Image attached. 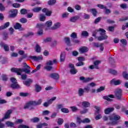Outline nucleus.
Masks as SVG:
<instances>
[{
    "instance_id": "f257e3e1",
    "label": "nucleus",
    "mask_w": 128,
    "mask_h": 128,
    "mask_svg": "<svg viewBox=\"0 0 128 128\" xmlns=\"http://www.w3.org/2000/svg\"><path fill=\"white\" fill-rule=\"evenodd\" d=\"M42 100L40 99L37 102L31 100L28 102L24 106V110H34V106H39V104H42Z\"/></svg>"
},
{
    "instance_id": "f03ea898",
    "label": "nucleus",
    "mask_w": 128,
    "mask_h": 128,
    "mask_svg": "<svg viewBox=\"0 0 128 128\" xmlns=\"http://www.w3.org/2000/svg\"><path fill=\"white\" fill-rule=\"evenodd\" d=\"M30 68H11L10 70L12 72H16L18 76H22V74L24 72L26 74H30Z\"/></svg>"
},
{
    "instance_id": "7ed1b4c3",
    "label": "nucleus",
    "mask_w": 128,
    "mask_h": 128,
    "mask_svg": "<svg viewBox=\"0 0 128 128\" xmlns=\"http://www.w3.org/2000/svg\"><path fill=\"white\" fill-rule=\"evenodd\" d=\"M110 120H112V122H109V124H112V126H116L118 124V120H120V116L118 115H112L110 117Z\"/></svg>"
},
{
    "instance_id": "20e7f679",
    "label": "nucleus",
    "mask_w": 128,
    "mask_h": 128,
    "mask_svg": "<svg viewBox=\"0 0 128 128\" xmlns=\"http://www.w3.org/2000/svg\"><path fill=\"white\" fill-rule=\"evenodd\" d=\"M98 32H100V34L101 36L98 37V40L102 41L108 40V36L106 34V30L102 28H100L98 30Z\"/></svg>"
},
{
    "instance_id": "39448f33",
    "label": "nucleus",
    "mask_w": 128,
    "mask_h": 128,
    "mask_svg": "<svg viewBox=\"0 0 128 128\" xmlns=\"http://www.w3.org/2000/svg\"><path fill=\"white\" fill-rule=\"evenodd\" d=\"M58 62L56 61V59H54L52 60H49L46 63V66L44 67L45 70H46L48 72L52 70V69L53 68L52 65L54 64H56Z\"/></svg>"
},
{
    "instance_id": "423d86ee",
    "label": "nucleus",
    "mask_w": 128,
    "mask_h": 128,
    "mask_svg": "<svg viewBox=\"0 0 128 128\" xmlns=\"http://www.w3.org/2000/svg\"><path fill=\"white\" fill-rule=\"evenodd\" d=\"M122 92V89H118L115 92V96H116V98L118 100H124Z\"/></svg>"
},
{
    "instance_id": "0eeeda50",
    "label": "nucleus",
    "mask_w": 128,
    "mask_h": 128,
    "mask_svg": "<svg viewBox=\"0 0 128 128\" xmlns=\"http://www.w3.org/2000/svg\"><path fill=\"white\" fill-rule=\"evenodd\" d=\"M12 110H8L4 114V117L2 118V120H8V118H10V114H12Z\"/></svg>"
},
{
    "instance_id": "6e6552de",
    "label": "nucleus",
    "mask_w": 128,
    "mask_h": 128,
    "mask_svg": "<svg viewBox=\"0 0 128 128\" xmlns=\"http://www.w3.org/2000/svg\"><path fill=\"white\" fill-rule=\"evenodd\" d=\"M0 46L1 48H4L5 52H8L10 50V47L8 46V45L6 44V43H4V42H0Z\"/></svg>"
},
{
    "instance_id": "1a4fd4ad",
    "label": "nucleus",
    "mask_w": 128,
    "mask_h": 128,
    "mask_svg": "<svg viewBox=\"0 0 128 128\" xmlns=\"http://www.w3.org/2000/svg\"><path fill=\"white\" fill-rule=\"evenodd\" d=\"M10 12L11 14L9 15V18H16L18 16V10L16 9L11 10Z\"/></svg>"
},
{
    "instance_id": "9d476101",
    "label": "nucleus",
    "mask_w": 128,
    "mask_h": 128,
    "mask_svg": "<svg viewBox=\"0 0 128 128\" xmlns=\"http://www.w3.org/2000/svg\"><path fill=\"white\" fill-rule=\"evenodd\" d=\"M14 28L15 30H24V28L22 26V24L18 22H16V24L14 26Z\"/></svg>"
},
{
    "instance_id": "9b49d317",
    "label": "nucleus",
    "mask_w": 128,
    "mask_h": 128,
    "mask_svg": "<svg viewBox=\"0 0 128 128\" xmlns=\"http://www.w3.org/2000/svg\"><path fill=\"white\" fill-rule=\"evenodd\" d=\"M88 52V48L86 46H82L79 49L80 54H84V52Z\"/></svg>"
},
{
    "instance_id": "f8f14e48",
    "label": "nucleus",
    "mask_w": 128,
    "mask_h": 128,
    "mask_svg": "<svg viewBox=\"0 0 128 128\" xmlns=\"http://www.w3.org/2000/svg\"><path fill=\"white\" fill-rule=\"evenodd\" d=\"M92 80V78H86L84 76H80V80H82V82H90Z\"/></svg>"
},
{
    "instance_id": "ddd939ff",
    "label": "nucleus",
    "mask_w": 128,
    "mask_h": 128,
    "mask_svg": "<svg viewBox=\"0 0 128 128\" xmlns=\"http://www.w3.org/2000/svg\"><path fill=\"white\" fill-rule=\"evenodd\" d=\"M10 88L13 90H18L20 88V86L18 84V82L11 84Z\"/></svg>"
},
{
    "instance_id": "4468645a",
    "label": "nucleus",
    "mask_w": 128,
    "mask_h": 128,
    "mask_svg": "<svg viewBox=\"0 0 128 128\" xmlns=\"http://www.w3.org/2000/svg\"><path fill=\"white\" fill-rule=\"evenodd\" d=\"M110 84H114V86H118V84H122V81L120 80H116V79H112L110 81Z\"/></svg>"
},
{
    "instance_id": "2eb2a0df",
    "label": "nucleus",
    "mask_w": 128,
    "mask_h": 128,
    "mask_svg": "<svg viewBox=\"0 0 128 128\" xmlns=\"http://www.w3.org/2000/svg\"><path fill=\"white\" fill-rule=\"evenodd\" d=\"M30 58H32V60H36V62H38V60H42V56H30Z\"/></svg>"
},
{
    "instance_id": "dca6fc26",
    "label": "nucleus",
    "mask_w": 128,
    "mask_h": 128,
    "mask_svg": "<svg viewBox=\"0 0 128 128\" xmlns=\"http://www.w3.org/2000/svg\"><path fill=\"white\" fill-rule=\"evenodd\" d=\"M66 60V52H63L61 53L60 56V62H64Z\"/></svg>"
},
{
    "instance_id": "f3484780",
    "label": "nucleus",
    "mask_w": 128,
    "mask_h": 128,
    "mask_svg": "<svg viewBox=\"0 0 128 128\" xmlns=\"http://www.w3.org/2000/svg\"><path fill=\"white\" fill-rule=\"evenodd\" d=\"M114 108H108L104 110L105 114H108L110 112H114Z\"/></svg>"
},
{
    "instance_id": "a211bd4d",
    "label": "nucleus",
    "mask_w": 128,
    "mask_h": 128,
    "mask_svg": "<svg viewBox=\"0 0 128 128\" xmlns=\"http://www.w3.org/2000/svg\"><path fill=\"white\" fill-rule=\"evenodd\" d=\"M78 20H80V16H76L70 18V21L71 22H76Z\"/></svg>"
},
{
    "instance_id": "6ab92c4d",
    "label": "nucleus",
    "mask_w": 128,
    "mask_h": 128,
    "mask_svg": "<svg viewBox=\"0 0 128 128\" xmlns=\"http://www.w3.org/2000/svg\"><path fill=\"white\" fill-rule=\"evenodd\" d=\"M82 104L84 108H90V103L86 101L82 102Z\"/></svg>"
},
{
    "instance_id": "aec40b11",
    "label": "nucleus",
    "mask_w": 128,
    "mask_h": 128,
    "mask_svg": "<svg viewBox=\"0 0 128 128\" xmlns=\"http://www.w3.org/2000/svg\"><path fill=\"white\" fill-rule=\"evenodd\" d=\"M100 62H101L100 60H97L94 62V64L96 70H100V67H98V64H100Z\"/></svg>"
},
{
    "instance_id": "412c9836",
    "label": "nucleus",
    "mask_w": 128,
    "mask_h": 128,
    "mask_svg": "<svg viewBox=\"0 0 128 128\" xmlns=\"http://www.w3.org/2000/svg\"><path fill=\"white\" fill-rule=\"evenodd\" d=\"M50 78H52L54 80H58L60 78V76L58 74L54 73L50 74Z\"/></svg>"
},
{
    "instance_id": "4be33fe9",
    "label": "nucleus",
    "mask_w": 128,
    "mask_h": 128,
    "mask_svg": "<svg viewBox=\"0 0 128 128\" xmlns=\"http://www.w3.org/2000/svg\"><path fill=\"white\" fill-rule=\"evenodd\" d=\"M42 10V7H36L33 8L32 10L33 12H40Z\"/></svg>"
},
{
    "instance_id": "5701e85b",
    "label": "nucleus",
    "mask_w": 128,
    "mask_h": 128,
    "mask_svg": "<svg viewBox=\"0 0 128 128\" xmlns=\"http://www.w3.org/2000/svg\"><path fill=\"white\" fill-rule=\"evenodd\" d=\"M60 22L56 23L52 27V30H58V28H60Z\"/></svg>"
},
{
    "instance_id": "b1692460",
    "label": "nucleus",
    "mask_w": 128,
    "mask_h": 128,
    "mask_svg": "<svg viewBox=\"0 0 128 128\" xmlns=\"http://www.w3.org/2000/svg\"><path fill=\"white\" fill-rule=\"evenodd\" d=\"M10 26V22H6L4 24V26H0V30H4V28H8Z\"/></svg>"
},
{
    "instance_id": "393cba45",
    "label": "nucleus",
    "mask_w": 128,
    "mask_h": 128,
    "mask_svg": "<svg viewBox=\"0 0 128 128\" xmlns=\"http://www.w3.org/2000/svg\"><path fill=\"white\" fill-rule=\"evenodd\" d=\"M30 82H32V79H28V80H25L23 82V84H24L25 86H30Z\"/></svg>"
},
{
    "instance_id": "a878e982",
    "label": "nucleus",
    "mask_w": 128,
    "mask_h": 128,
    "mask_svg": "<svg viewBox=\"0 0 128 128\" xmlns=\"http://www.w3.org/2000/svg\"><path fill=\"white\" fill-rule=\"evenodd\" d=\"M44 24H43L38 23L36 25V28H38V30H44Z\"/></svg>"
},
{
    "instance_id": "bb28decb",
    "label": "nucleus",
    "mask_w": 128,
    "mask_h": 128,
    "mask_svg": "<svg viewBox=\"0 0 128 128\" xmlns=\"http://www.w3.org/2000/svg\"><path fill=\"white\" fill-rule=\"evenodd\" d=\"M81 36H82L83 38H88V31H82L81 32Z\"/></svg>"
},
{
    "instance_id": "cd10ccee",
    "label": "nucleus",
    "mask_w": 128,
    "mask_h": 128,
    "mask_svg": "<svg viewBox=\"0 0 128 128\" xmlns=\"http://www.w3.org/2000/svg\"><path fill=\"white\" fill-rule=\"evenodd\" d=\"M94 108L96 110V111L94 112V115L96 116V114H100V110L102 109L100 108V107L98 106H94Z\"/></svg>"
},
{
    "instance_id": "c85d7f7f",
    "label": "nucleus",
    "mask_w": 128,
    "mask_h": 128,
    "mask_svg": "<svg viewBox=\"0 0 128 128\" xmlns=\"http://www.w3.org/2000/svg\"><path fill=\"white\" fill-rule=\"evenodd\" d=\"M84 90L82 88H80L78 90V94L79 96H84Z\"/></svg>"
},
{
    "instance_id": "c756f323",
    "label": "nucleus",
    "mask_w": 128,
    "mask_h": 128,
    "mask_svg": "<svg viewBox=\"0 0 128 128\" xmlns=\"http://www.w3.org/2000/svg\"><path fill=\"white\" fill-rule=\"evenodd\" d=\"M64 40L67 46H70V39L68 37L64 38Z\"/></svg>"
},
{
    "instance_id": "7c9ffc66",
    "label": "nucleus",
    "mask_w": 128,
    "mask_h": 128,
    "mask_svg": "<svg viewBox=\"0 0 128 128\" xmlns=\"http://www.w3.org/2000/svg\"><path fill=\"white\" fill-rule=\"evenodd\" d=\"M35 90L36 92H40L42 90V87L40 85L36 84L35 85Z\"/></svg>"
},
{
    "instance_id": "2f4dec72",
    "label": "nucleus",
    "mask_w": 128,
    "mask_h": 128,
    "mask_svg": "<svg viewBox=\"0 0 128 128\" xmlns=\"http://www.w3.org/2000/svg\"><path fill=\"white\" fill-rule=\"evenodd\" d=\"M34 50L36 52H40V44H36V47L34 48Z\"/></svg>"
},
{
    "instance_id": "473e14b6",
    "label": "nucleus",
    "mask_w": 128,
    "mask_h": 128,
    "mask_svg": "<svg viewBox=\"0 0 128 128\" xmlns=\"http://www.w3.org/2000/svg\"><path fill=\"white\" fill-rule=\"evenodd\" d=\"M30 122H34V124L38 122H40V118L38 117H35L34 118H31Z\"/></svg>"
},
{
    "instance_id": "72a5a7b5",
    "label": "nucleus",
    "mask_w": 128,
    "mask_h": 128,
    "mask_svg": "<svg viewBox=\"0 0 128 128\" xmlns=\"http://www.w3.org/2000/svg\"><path fill=\"white\" fill-rule=\"evenodd\" d=\"M40 22H44L46 20V16L42 14H40Z\"/></svg>"
},
{
    "instance_id": "f704fd0d",
    "label": "nucleus",
    "mask_w": 128,
    "mask_h": 128,
    "mask_svg": "<svg viewBox=\"0 0 128 128\" xmlns=\"http://www.w3.org/2000/svg\"><path fill=\"white\" fill-rule=\"evenodd\" d=\"M122 75L124 78V80H128V74L127 72L126 71L123 72Z\"/></svg>"
},
{
    "instance_id": "c9c22d12",
    "label": "nucleus",
    "mask_w": 128,
    "mask_h": 128,
    "mask_svg": "<svg viewBox=\"0 0 128 128\" xmlns=\"http://www.w3.org/2000/svg\"><path fill=\"white\" fill-rule=\"evenodd\" d=\"M90 12H92L94 16H96V14H98V11H96V10L92 8L90 10Z\"/></svg>"
},
{
    "instance_id": "e433bc0d",
    "label": "nucleus",
    "mask_w": 128,
    "mask_h": 128,
    "mask_svg": "<svg viewBox=\"0 0 128 128\" xmlns=\"http://www.w3.org/2000/svg\"><path fill=\"white\" fill-rule=\"evenodd\" d=\"M56 2V0H50L48 1V6H54Z\"/></svg>"
},
{
    "instance_id": "4c0bfd02",
    "label": "nucleus",
    "mask_w": 128,
    "mask_h": 128,
    "mask_svg": "<svg viewBox=\"0 0 128 128\" xmlns=\"http://www.w3.org/2000/svg\"><path fill=\"white\" fill-rule=\"evenodd\" d=\"M70 36V38H73L74 40L76 38H78V34H76V32H74L72 33Z\"/></svg>"
},
{
    "instance_id": "58836bf2",
    "label": "nucleus",
    "mask_w": 128,
    "mask_h": 128,
    "mask_svg": "<svg viewBox=\"0 0 128 128\" xmlns=\"http://www.w3.org/2000/svg\"><path fill=\"white\" fill-rule=\"evenodd\" d=\"M109 72L110 74H114V76H116V74H118V72H116V70L112 69L109 70Z\"/></svg>"
},
{
    "instance_id": "ea45409f",
    "label": "nucleus",
    "mask_w": 128,
    "mask_h": 128,
    "mask_svg": "<svg viewBox=\"0 0 128 128\" xmlns=\"http://www.w3.org/2000/svg\"><path fill=\"white\" fill-rule=\"evenodd\" d=\"M20 22L22 24H26L28 22V19L25 18H22L20 19Z\"/></svg>"
},
{
    "instance_id": "a19ab883",
    "label": "nucleus",
    "mask_w": 128,
    "mask_h": 128,
    "mask_svg": "<svg viewBox=\"0 0 128 128\" xmlns=\"http://www.w3.org/2000/svg\"><path fill=\"white\" fill-rule=\"evenodd\" d=\"M52 20H48L46 23L45 26L48 28H50L52 26Z\"/></svg>"
},
{
    "instance_id": "79ce46f5",
    "label": "nucleus",
    "mask_w": 128,
    "mask_h": 128,
    "mask_svg": "<svg viewBox=\"0 0 128 128\" xmlns=\"http://www.w3.org/2000/svg\"><path fill=\"white\" fill-rule=\"evenodd\" d=\"M29 94L28 92H20V96H23L24 98H26V96H29Z\"/></svg>"
},
{
    "instance_id": "37998d69",
    "label": "nucleus",
    "mask_w": 128,
    "mask_h": 128,
    "mask_svg": "<svg viewBox=\"0 0 128 128\" xmlns=\"http://www.w3.org/2000/svg\"><path fill=\"white\" fill-rule=\"evenodd\" d=\"M61 112H64V114H68V112H70V110L66 108H62Z\"/></svg>"
},
{
    "instance_id": "c03bdc74",
    "label": "nucleus",
    "mask_w": 128,
    "mask_h": 128,
    "mask_svg": "<svg viewBox=\"0 0 128 128\" xmlns=\"http://www.w3.org/2000/svg\"><path fill=\"white\" fill-rule=\"evenodd\" d=\"M105 11H104V14H112V10H110L106 8V7L105 8Z\"/></svg>"
},
{
    "instance_id": "a18cd8bd",
    "label": "nucleus",
    "mask_w": 128,
    "mask_h": 128,
    "mask_svg": "<svg viewBox=\"0 0 128 128\" xmlns=\"http://www.w3.org/2000/svg\"><path fill=\"white\" fill-rule=\"evenodd\" d=\"M22 122H24V120L22 119H17L15 122V124H22Z\"/></svg>"
},
{
    "instance_id": "49530a36",
    "label": "nucleus",
    "mask_w": 128,
    "mask_h": 128,
    "mask_svg": "<svg viewBox=\"0 0 128 128\" xmlns=\"http://www.w3.org/2000/svg\"><path fill=\"white\" fill-rule=\"evenodd\" d=\"M84 90L85 92H88L90 90V87L88 85L86 87L84 88Z\"/></svg>"
},
{
    "instance_id": "de8ad7c7",
    "label": "nucleus",
    "mask_w": 128,
    "mask_h": 128,
    "mask_svg": "<svg viewBox=\"0 0 128 128\" xmlns=\"http://www.w3.org/2000/svg\"><path fill=\"white\" fill-rule=\"evenodd\" d=\"M6 124L8 126H14V122H10V121H8L6 122Z\"/></svg>"
},
{
    "instance_id": "09e8293b",
    "label": "nucleus",
    "mask_w": 128,
    "mask_h": 128,
    "mask_svg": "<svg viewBox=\"0 0 128 128\" xmlns=\"http://www.w3.org/2000/svg\"><path fill=\"white\" fill-rule=\"evenodd\" d=\"M120 42L124 46H126L128 44V40L126 39H122Z\"/></svg>"
},
{
    "instance_id": "8fccbe9b",
    "label": "nucleus",
    "mask_w": 128,
    "mask_h": 128,
    "mask_svg": "<svg viewBox=\"0 0 128 128\" xmlns=\"http://www.w3.org/2000/svg\"><path fill=\"white\" fill-rule=\"evenodd\" d=\"M20 12L21 14H28V10L26 8H22L20 10Z\"/></svg>"
},
{
    "instance_id": "3c124183",
    "label": "nucleus",
    "mask_w": 128,
    "mask_h": 128,
    "mask_svg": "<svg viewBox=\"0 0 128 128\" xmlns=\"http://www.w3.org/2000/svg\"><path fill=\"white\" fill-rule=\"evenodd\" d=\"M102 118V114H98L96 115V116L95 117V120H100V118Z\"/></svg>"
},
{
    "instance_id": "603ef678",
    "label": "nucleus",
    "mask_w": 128,
    "mask_h": 128,
    "mask_svg": "<svg viewBox=\"0 0 128 128\" xmlns=\"http://www.w3.org/2000/svg\"><path fill=\"white\" fill-rule=\"evenodd\" d=\"M56 100V97L54 96L51 99L48 100V104H52V102H54V100Z\"/></svg>"
},
{
    "instance_id": "864d4df0",
    "label": "nucleus",
    "mask_w": 128,
    "mask_h": 128,
    "mask_svg": "<svg viewBox=\"0 0 128 128\" xmlns=\"http://www.w3.org/2000/svg\"><path fill=\"white\" fill-rule=\"evenodd\" d=\"M70 72L72 74H76V72H78V70H76V68H73L72 69H70Z\"/></svg>"
},
{
    "instance_id": "5fc2aeb1",
    "label": "nucleus",
    "mask_w": 128,
    "mask_h": 128,
    "mask_svg": "<svg viewBox=\"0 0 128 128\" xmlns=\"http://www.w3.org/2000/svg\"><path fill=\"white\" fill-rule=\"evenodd\" d=\"M97 6L98 8H100L101 10H105L106 8V6L103 5V4H98L97 5Z\"/></svg>"
},
{
    "instance_id": "6e6d98bb",
    "label": "nucleus",
    "mask_w": 128,
    "mask_h": 128,
    "mask_svg": "<svg viewBox=\"0 0 128 128\" xmlns=\"http://www.w3.org/2000/svg\"><path fill=\"white\" fill-rule=\"evenodd\" d=\"M50 112L48 110H46L42 112V116H48V114H50Z\"/></svg>"
},
{
    "instance_id": "4d7b16f0",
    "label": "nucleus",
    "mask_w": 128,
    "mask_h": 128,
    "mask_svg": "<svg viewBox=\"0 0 128 128\" xmlns=\"http://www.w3.org/2000/svg\"><path fill=\"white\" fill-rule=\"evenodd\" d=\"M58 124L60 126L61 124H64V119L62 118H59L58 119Z\"/></svg>"
},
{
    "instance_id": "13d9d810",
    "label": "nucleus",
    "mask_w": 128,
    "mask_h": 128,
    "mask_svg": "<svg viewBox=\"0 0 128 128\" xmlns=\"http://www.w3.org/2000/svg\"><path fill=\"white\" fill-rule=\"evenodd\" d=\"M20 76H21V78L23 80H26V78H28V75H26V74H21V75Z\"/></svg>"
},
{
    "instance_id": "bf43d9fd",
    "label": "nucleus",
    "mask_w": 128,
    "mask_h": 128,
    "mask_svg": "<svg viewBox=\"0 0 128 128\" xmlns=\"http://www.w3.org/2000/svg\"><path fill=\"white\" fill-rule=\"evenodd\" d=\"M84 62L79 61V62H77L76 64V66H84Z\"/></svg>"
},
{
    "instance_id": "052dcab7",
    "label": "nucleus",
    "mask_w": 128,
    "mask_h": 128,
    "mask_svg": "<svg viewBox=\"0 0 128 128\" xmlns=\"http://www.w3.org/2000/svg\"><path fill=\"white\" fill-rule=\"evenodd\" d=\"M104 100H108V102H112V100L108 96H104L103 97Z\"/></svg>"
},
{
    "instance_id": "680f3d73",
    "label": "nucleus",
    "mask_w": 128,
    "mask_h": 128,
    "mask_svg": "<svg viewBox=\"0 0 128 128\" xmlns=\"http://www.w3.org/2000/svg\"><path fill=\"white\" fill-rule=\"evenodd\" d=\"M18 128H30V127H28V126L26 125H24L22 124H20L19 126H18Z\"/></svg>"
},
{
    "instance_id": "e2e57ef3",
    "label": "nucleus",
    "mask_w": 128,
    "mask_h": 128,
    "mask_svg": "<svg viewBox=\"0 0 128 128\" xmlns=\"http://www.w3.org/2000/svg\"><path fill=\"white\" fill-rule=\"evenodd\" d=\"M74 8L76 10H82V6H80V4L75 5Z\"/></svg>"
},
{
    "instance_id": "0e129e2a",
    "label": "nucleus",
    "mask_w": 128,
    "mask_h": 128,
    "mask_svg": "<svg viewBox=\"0 0 128 128\" xmlns=\"http://www.w3.org/2000/svg\"><path fill=\"white\" fill-rule=\"evenodd\" d=\"M120 8L123 10H126L128 8V6L126 4H122L120 5Z\"/></svg>"
},
{
    "instance_id": "69168bd1",
    "label": "nucleus",
    "mask_w": 128,
    "mask_h": 128,
    "mask_svg": "<svg viewBox=\"0 0 128 128\" xmlns=\"http://www.w3.org/2000/svg\"><path fill=\"white\" fill-rule=\"evenodd\" d=\"M100 20H102V17H98L95 20L94 24H98V22H100Z\"/></svg>"
},
{
    "instance_id": "338daca9",
    "label": "nucleus",
    "mask_w": 128,
    "mask_h": 128,
    "mask_svg": "<svg viewBox=\"0 0 128 128\" xmlns=\"http://www.w3.org/2000/svg\"><path fill=\"white\" fill-rule=\"evenodd\" d=\"M76 122H77V124H82V119H80V117L76 118Z\"/></svg>"
},
{
    "instance_id": "774afa93",
    "label": "nucleus",
    "mask_w": 128,
    "mask_h": 128,
    "mask_svg": "<svg viewBox=\"0 0 128 128\" xmlns=\"http://www.w3.org/2000/svg\"><path fill=\"white\" fill-rule=\"evenodd\" d=\"M102 90H104V87L100 86V88L97 89V92H102Z\"/></svg>"
}]
</instances>
